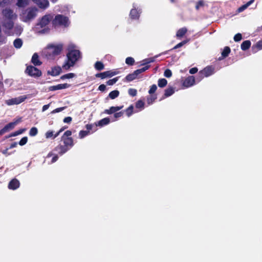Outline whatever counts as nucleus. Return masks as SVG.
Instances as JSON below:
<instances>
[{
  "label": "nucleus",
  "mask_w": 262,
  "mask_h": 262,
  "mask_svg": "<svg viewBox=\"0 0 262 262\" xmlns=\"http://www.w3.org/2000/svg\"><path fill=\"white\" fill-rule=\"evenodd\" d=\"M123 106H112L109 110H105L108 114H111L120 110Z\"/></svg>",
  "instance_id": "nucleus-21"
},
{
  "label": "nucleus",
  "mask_w": 262,
  "mask_h": 262,
  "mask_svg": "<svg viewBox=\"0 0 262 262\" xmlns=\"http://www.w3.org/2000/svg\"><path fill=\"white\" fill-rule=\"evenodd\" d=\"M2 13L5 18L7 19H15L17 16L13 10L8 8L3 10Z\"/></svg>",
  "instance_id": "nucleus-8"
},
{
  "label": "nucleus",
  "mask_w": 262,
  "mask_h": 262,
  "mask_svg": "<svg viewBox=\"0 0 262 262\" xmlns=\"http://www.w3.org/2000/svg\"><path fill=\"white\" fill-rule=\"evenodd\" d=\"M257 47L259 49H262V40L258 41L256 44Z\"/></svg>",
  "instance_id": "nucleus-60"
},
{
  "label": "nucleus",
  "mask_w": 262,
  "mask_h": 262,
  "mask_svg": "<svg viewBox=\"0 0 262 262\" xmlns=\"http://www.w3.org/2000/svg\"><path fill=\"white\" fill-rule=\"evenodd\" d=\"M70 22L67 17L62 15H57L53 20V24L55 26H60L64 27H68Z\"/></svg>",
  "instance_id": "nucleus-5"
},
{
  "label": "nucleus",
  "mask_w": 262,
  "mask_h": 262,
  "mask_svg": "<svg viewBox=\"0 0 262 262\" xmlns=\"http://www.w3.org/2000/svg\"><path fill=\"white\" fill-rule=\"evenodd\" d=\"M65 108H66V107H61L56 108V109L54 110L53 111H52L51 113L55 114V113L60 112L62 111L63 110H64L65 109Z\"/></svg>",
  "instance_id": "nucleus-47"
},
{
  "label": "nucleus",
  "mask_w": 262,
  "mask_h": 262,
  "mask_svg": "<svg viewBox=\"0 0 262 262\" xmlns=\"http://www.w3.org/2000/svg\"><path fill=\"white\" fill-rule=\"evenodd\" d=\"M37 9L36 8H29L20 15V19L26 23H29L37 16Z\"/></svg>",
  "instance_id": "nucleus-3"
},
{
  "label": "nucleus",
  "mask_w": 262,
  "mask_h": 262,
  "mask_svg": "<svg viewBox=\"0 0 262 262\" xmlns=\"http://www.w3.org/2000/svg\"><path fill=\"white\" fill-rule=\"evenodd\" d=\"M58 158V157L57 155L54 156L52 159L51 163H53L56 162Z\"/></svg>",
  "instance_id": "nucleus-63"
},
{
  "label": "nucleus",
  "mask_w": 262,
  "mask_h": 262,
  "mask_svg": "<svg viewBox=\"0 0 262 262\" xmlns=\"http://www.w3.org/2000/svg\"><path fill=\"white\" fill-rule=\"evenodd\" d=\"M149 66H146L141 69H140V71L142 72H145V71H146L148 68H149Z\"/></svg>",
  "instance_id": "nucleus-61"
},
{
  "label": "nucleus",
  "mask_w": 262,
  "mask_h": 262,
  "mask_svg": "<svg viewBox=\"0 0 262 262\" xmlns=\"http://www.w3.org/2000/svg\"><path fill=\"white\" fill-rule=\"evenodd\" d=\"M119 92L118 90H114V91H112L109 94L108 96L111 99H114L117 98L119 96Z\"/></svg>",
  "instance_id": "nucleus-27"
},
{
  "label": "nucleus",
  "mask_w": 262,
  "mask_h": 262,
  "mask_svg": "<svg viewBox=\"0 0 262 262\" xmlns=\"http://www.w3.org/2000/svg\"><path fill=\"white\" fill-rule=\"evenodd\" d=\"M106 89V86L104 84H101L98 88V90L100 91H104Z\"/></svg>",
  "instance_id": "nucleus-58"
},
{
  "label": "nucleus",
  "mask_w": 262,
  "mask_h": 262,
  "mask_svg": "<svg viewBox=\"0 0 262 262\" xmlns=\"http://www.w3.org/2000/svg\"><path fill=\"white\" fill-rule=\"evenodd\" d=\"M187 42H188V40H184V41H183L179 43L176 46H174V47L173 48V49H178V48H179L182 47Z\"/></svg>",
  "instance_id": "nucleus-44"
},
{
  "label": "nucleus",
  "mask_w": 262,
  "mask_h": 262,
  "mask_svg": "<svg viewBox=\"0 0 262 262\" xmlns=\"http://www.w3.org/2000/svg\"><path fill=\"white\" fill-rule=\"evenodd\" d=\"M72 121V118L71 117H67L63 119V122L66 123H69Z\"/></svg>",
  "instance_id": "nucleus-54"
},
{
  "label": "nucleus",
  "mask_w": 262,
  "mask_h": 262,
  "mask_svg": "<svg viewBox=\"0 0 262 262\" xmlns=\"http://www.w3.org/2000/svg\"><path fill=\"white\" fill-rule=\"evenodd\" d=\"M136 77H137L136 75L135 74L134 72H133V73L127 75L126 77V79L127 81H132V80L135 79L136 78Z\"/></svg>",
  "instance_id": "nucleus-33"
},
{
  "label": "nucleus",
  "mask_w": 262,
  "mask_h": 262,
  "mask_svg": "<svg viewBox=\"0 0 262 262\" xmlns=\"http://www.w3.org/2000/svg\"><path fill=\"white\" fill-rule=\"evenodd\" d=\"M75 76L74 74L73 73H69L67 74H66L61 77V78H72L74 77Z\"/></svg>",
  "instance_id": "nucleus-49"
},
{
  "label": "nucleus",
  "mask_w": 262,
  "mask_h": 262,
  "mask_svg": "<svg viewBox=\"0 0 262 262\" xmlns=\"http://www.w3.org/2000/svg\"><path fill=\"white\" fill-rule=\"evenodd\" d=\"M198 70L196 68H193L189 70V73L191 74H193L196 73L198 72Z\"/></svg>",
  "instance_id": "nucleus-56"
},
{
  "label": "nucleus",
  "mask_w": 262,
  "mask_h": 262,
  "mask_svg": "<svg viewBox=\"0 0 262 262\" xmlns=\"http://www.w3.org/2000/svg\"><path fill=\"white\" fill-rule=\"evenodd\" d=\"M123 112H118V113H116L114 114V117L116 118H119L120 117H121L122 115H123Z\"/></svg>",
  "instance_id": "nucleus-55"
},
{
  "label": "nucleus",
  "mask_w": 262,
  "mask_h": 262,
  "mask_svg": "<svg viewBox=\"0 0 262 262\" xmlns=\"http://www.w3.org/2000/svg\"><path fill=\"white\" fill-rule=\"evenodd\" d=\"M41 9H45L49 6V2L48 0H32Z\"/></svg>",
  "instance_id": "nucleus-12"
},
{
  "label": "nucleus",
  "mask_w": 262,
  "mask_h": 262,
  "mask_svg": "<svg viewBox=\"0 0 262 262\" xmlns=\"http://www.w3.org/2000/svg\"><path fill=\"white\" fill-rule=\"evenodd\" d=\"M214 69L212 67H207L204 68L202 71H200L199 74L201 75V78H203L204 76L208 77L214 73Z\"/></svg>",
  "instance_id": "nucleus-10"
},
{
  "label": "nucleus",
  "mask_w": 262,
  "mask_h": 262,
  "mask_svg": "<svg viewBox=\"0 0 262 262\" xmlns=\"http://www.w3.org/2000/svg\"><path fill=\"white\" fill-rule=\"evenodd\" d=\"M62 50V45L59 44L57 45H50L45 50L46 56L49 58H52L55 56L59 54Z\"/></svg>",
  "instance_id": "nucleus-4"
},
{
  "label": "nucleus",
  "mask_w": 262,
  "mask_h": 262,
  "mask_svg": "<svg viewBox=\"0 0 262 262\" xmlns=\"http://www.w3.org/2000/svg\"><path fill=\"white\" fill-rule=\"evenodd\" d=\"M95 68L96 70L100 71L104 69V65L100 61H97L95 64Z\"/></svg>",
  "instance_id": "nucleus-30"
},
{
  "label": "nucleus",
  "mask_w": 262,
  "mask_h": 262,
  "mask_svg": "<svg viewBox=\"0 0 262 262\" xmlns=\"http://www.w3.org/2000/svg\"><path fill=\"white\" fill-rule=\"evenodd\" d=\"M69 84L67 83L59 84L57 85L51 86L49 88V91H53L68 88Z\"/></svg>",
  "instance_id": "nucleus-13"
},
{
  "label": "nucleus",
  "mask_w": 262,
  "mask_h": 262,
  "mask_svg": "<svg viewBox=\"0 0 262 262\" xmlns=\"http://www.w3.org/2000/svg\"><path fill=\"white\" fill-rule=\"evenodd\" d=\"M75 46L70 44L68 46V52L66 58L62 66V69L68 70L73 67L80 58V53L79 50L74 49Z\"/></svg>",
  "instance_id": "nucleus-1"
},
{
  "label": "nucleus",
  "mask_w": 262,
  "mask_h": 262,
  "mask_svg": "<svg viewBox=\"0 0 262 262\" xmlns=\"http://www.w3.org/2000/svg\"><path fill=\"white\" fill-rule=\"evenodd\" d=\"M187 31V29L185 27L182 28L180 29L179 30H178V31L177 32V34H176L177 37L180 38V37H183L186 34Z\"/></svg>",
  "instance_id": "nucleus-20"
},
{
  "label": "nucleus",
  "mask_w": 262,
  "mask_h": 262,
  "mask_svg": "<svg viewBox=\"0 0 262 262\" xmlns=\"http://www.w3.org/2000/svg\"><path fill=\"white\" fill-rule=\"evenodd\" d=\"M164 76L167 78H169L172 76V72L169 69H166L164 73Z\"/></svg>",
  "instance_id": "nucleus-41"
},
{
  "label": "nucleus",
  "mask_w": 262,
  "mask_h": 262,
  "mask_svg": "<svg viewBox=\"0 0 262 262\" xmlns=\"http://www.w3.org/2000/svg\"><path fill=\"white\" fill-rule=\"evenodd\" d=\"M230 52V49L228 47H226L222 53V55L223 57H227Z\"/></svg>",
  "instance_id": "nucleus-34"
},
{
  "label": "nucleus",
  "mask_w": 262,
  "mask_h": 262,
  "mask_svg": "<svg viewBox=\"0 0 262 262\" xmlns=\"http://www.w3.org/2000/svg\"><path fill=\"white\" fill-rule=\"evenodd\" d=\"M72 134V132L70 130H67L64 133L62 137V138L64 137V136H66L67 138H69L68 137L70 136Z\"/></svg>",
  "instance_id": "nucleus-57"
},
{
  "label": "nucleus",
  "mask_w": 262,
  "mask_h": 262,
  "mask_svg": "<svg viewBox=\"0 0 262 262\" xmlns=\"http://www.w3.org/2000/svg\"><path fill=\"white\" fill-rule=\"evenodd\" d=\"M16 33L20 34L23 31V28L20 26H17L15 28Z\"/></svg>",
  "instance_id": "nucleus-48"
},
{
  "label": "nucleus",
  "mask_w": 262,
  "mask_h": 262,
  "mask_svg": "<svg viewBox=\"0 0 262 262\" xmlns=\"http://www.w3.org/2000/svg\"><path fill=\"white\" fill-rule=\"evenodd\" d=\"M25 130V129H21L19 130H17V131L14 132V133L12 134L11 135H9L7 138L16 136L18 135L22 134Z\"/></svg>",
  "instance_id": "nucleus-36"
},
{
  "label": "nucleus",
  "mask_w": 262,
  "mask_h": 262,
  "mask_svg": "<svg viewBox=\"0 0 262 262\" xmlns=\"http://www.w3.org/2000/svg\"><path fill=\"white\" fill-rule=\"evenodd\" d=\"M28 0H17L16 5L19 7H24L28 5Z\"/></svg>",
  "instance_id": "nucleus-26"
},
{
  "label": "nucleus",
  "mask_w": 262,
  "mask_h": 262,
  "mask_svg": "<svg viewBox=\"0 0 262 262\" xmlns=\"http://www.w3.org/2000/svg\"><path fill=\"white\" fill-rule=\"evenodd\" d=\"M247 8H248V7L247 6L246 4H245V5H243L242 6L240 7L238 9V12H241L243 11L244 10H245Z\"/></svg>",
  "instance_id": "nucleus-52"
},
{
  "label": "nucleus",
  "mask_w": 262,
  "mask_h": 262,
  "mask_svg": "<svg viewBox=\"0 0 262 262\" xmlns=\"http://www.w3.org/2000/svg\"><path fill=\"white\" fill-rule=\"evenodd\" d=\"M53 19V15L51 14H46L42 16L38 23L36 25V29L42 28L41 30H38L39 33H45L48 31V25Z\"/></svg>",
  "instance_id": "nucleus-2"
},
{
  "label": "nucleus",
  "mask_w": 262,
  "mask_h": 262,
  "mask_svg": "<svg viewBox=\"0 0 262 262\" xmlns=\"http://www.w3.org/2000/svg\"><path fill=\"white\" fill-rule=\"evenodd\" d=\"M251 42L249 40H246L241 44V49L245 51L249 49L250 47Z\"/></svg>",
  "instance_id": "nucleus-24"
},
{
  "label": "nucleus",
  "mask_w": 262,
  "mask_h": 262,
  "mask_svg": "<svg viewBox=\"0 0 262 262\" xmlns=\"http://www.w3.org/2000/svg\"><path fill=\"white\" fill-rule=\"evenodd\" d=\"M21 121V119L19 118L14 122H11L7 124L3 129L0 130V135H2L12 129L15 126Z\"/></svg>",
  "instance_id": "nucleus-9"
},
{
  "label": "nucleus",
  "mask_w": 262,
  "mask_h": 262,
  "mask_svg": "<svg viewBox=\"0 0 262 262\" xmlns=\"http://www.w3.org/2000/svg\"><path fill=\"white\" fill-rule=\"evenodd\" d=\"M38 133L37 128L35 127H32L29 132V135L30 136H35Z\"/></svg>",
  "instance_id": "nucleus-35"
},
{
  "label": "nucleus",
  "mask_w": 262,
  "mask_h": 262,
  "mask_svg": "<svg viewBox=\"0 0 262 262\" xmlns=\"http://www.w3.org/2000/svg\"><path fill=\"white\" fill-rule=\"evenodd\" d=\"M28 141V138L27 137H23L19 141V144L21 146L24 145Z\"/></svg>",
  "instance_id": "nucleus-42"
},
{
  "label": "nucleus",
  "mask_w": 262,
  "mask_h": 262,
  "mask_svg": "<svg viewBox=\"0 0 262 262\" xmlns=\"http://www.w3.org/2000/svg\"><path fill=\"white\" fill-rule=\"evenodd\" d=\"M134 72L135 73V74L137 76H138V75H139V74H141L142 73V72L140 71V69L135 71Z\"/></svg>",
  "instance_id": "nucleus-64"
},
{
  "label": "nucleus",
  "mask_w": 262,
  "mask_h": 262,
  "mask_svg": "<svg viewBox=\"0 0 262 262\" xmlns=\"http://www.w3.org/2000/svg\"><path fill=\"white\" fill-rule=\"evenodd\" d=\"M49 106H50V104L43 105L42 107V111L45 112V111H46L47 110H48L49 108Z\"/></svg>",
  "instance_id": "nucleus-62"
},
{
  "label": "nucleus",
  "mask_w": 262,
  "mask_h": 262,
  "mask_svg": "<svg viewBox=\"0 0 262 262\" xmlns=\"http://www.w3.org/2000/svg\"><path fill=\"white\" fill-rule=\"evenodd\" d=\"M88 135V132L86 131L81 130L79 133V137L80 138H83L84 137Z\"/></svg>",
  "instance_id": "nucleus-50"
},
{
  "label": "nucleus",
  "mask_w": 262,
  "mask_h": 262,
  "mask_svg": "<svg viewBox=\"0 0 262 262\" xmlns=\"http://www.w3.org/2000/svg\"><path fill=\"white\" fill-rule=\"evenodd\" d=\"M135 62L134 59L131 57H128L126 58L125 62L129 65H133Z\"/></svg>",
  "instance_id": "nucleus-37"
},
{
  "label": "nucleus",
  "mask_w": 262,
  "mask_h": 262,
  "mask_svg": "<svg viewBox=\"0 0 262 262\" xmlns=\"http://www.w3.org/2000/svg\"><path fill=\"white\" fill-rule=\"evenodd\" d=\"M26 72L32 77H39L41 75V71L37 68L32 66H28Z\"/></svg>",
  "instance_id": "nucleus-6"
},
{
  "label": "nucleus",
  "mask_w": 262,
  "mask_h": 262,
  "mask_svg": "<svg viewBox=\"0 0 262 262\" xmlns=\"http://www.w3.org/2000/svg\"><path fill=\"white\" fill-rule=\"evenodd\" d=\"M31 61L35 66H39L41 64V62L39 60L38 55L36 53L33 55Z\"/></svg>",
  "instance_id": "nucleus-19"
},
{
  "label": "nucleus",
  "mask_w": 262,
  "mask_h": 262,
  "mask_svg": "<svg viewBox=\"0 0 262 262\" xmlns=\"http://www.w3.org/2000/svg\"><path fill=\"white\" fill-rule=\"evenodd\" d=\"M144 105V103L141 100L138 101L136 104L137 108H143Z\"/></svg>",
  "instance_id": "nucleus-46"
},
{
  "label": "nucleus",
  "mask_w": 262,
  "mask_h": 262,
  "mask_svg": "<svg viewBox=\"0 0 262 262\" xmlns=\"http://www.w3.org/2000/svg\"><path fill=\"white\" fill-rule=\"evenodd\" d=\"M19 186V181L14 179L11 181L8 185V188L10 189L15 190L18 188Z\"/></svg>",
  "instance_id": "nucleus-16"
},
{
  "label": "nucleus",
  "mask_w": 262,
  "mask_h": 262,
  "mask_svg": "<svg viewBox=\"0 0 262 262\" xmlns=\"http://www.w3.org/2000/svg\"><path fill=\"white\" fill-rule=\"evenodd\" d=\"M174 90L172 88L167 89L165 91V96L166 97H169L174 93Z\"/></svg>",
  "instance_id": "nucleus-31"
},
{
  "label": "nucleus",
  "mask_w": 262,
  "mask_h": 262,
  "mask_svg": "<svg viewBox=\"0 0 262 262\" xmlns=\"http://www.w3.org/2000/svg\"><path fill=\"white\" fill-rule=\"evenodd\" d=\"M134 8L132 9L130 12V17L133 19L138 18L139 16V12L136 9L135 7L134 6Z\"/></svg>",
  "instance_id": "nucleus-22"
},
{
  "label": "nucleus",
  "mask_w": 262,
  "mask_h": 262,
  "mask_svg": "<svg viewBox=\"0 0 262 262\" xmlns=\"http://www.w3.org/2000/svg\"><path fill=\"white\" fill-rule=\"evenodd\" d=\"M118 80V77L114 78L107 81V84L109 85H112L115 84Z\"/></svg>",
  "instance_id": "nucleus-39"
},
{
  "label": "nucleus",
  "mask_w": 262,
  "mask_h": 262,
  "mask_svg": "<svg viewBox=\"0 0 262 262\" xmlns=\"http://www.w3.org/2000/svg\"><path fill=\"white\" fill-rule=\"evenodd\" d=\"M27 98V96H21L17 98L7 100L6 103L8 105L18 104L24 101Z\"/></svg>",
  "instance_id": "nucleus-7"
},
{
  "label": "nucleus",
  "mask_w": 262,
  "mask_h": 262,
  "mask_svg": "<svg viewBox=\"0 0 262 262\" xmlns=\"http://www.w3.org/2000/svg\"><path fill=\"white\" fill-rule=\"evenodd\" d=\"M118 73V72L108 71L97 74H96V76L97 77H100L101 79H104L106 77H111L114 75H117Z\"/></svg>",
  "instance_id": "nucleus-11"
},
{
  "label": "nucleus",
  "mask_w": 262,
  "mask_h": 262,
  "mask_svg": "<svg viewBox=\"0 0 262 262\" xmlns=\"http://www.w3.org/2000/svg\"><path fill=\"white\" fill-rule=\"evenodd\" d=\"M195 78L193 76H191L187 77L184 82L183 85L186 87H189L194 84Z\"/></svg>",
  "instance_id": "nucleus-14"
},
{
  "label": "nucleus",
  "mask_w": 262,
  "mask_h": 262,
  "mask_svg": "<svg viewBox=\"0 0 262 262\" xmlns=\"http://www.w3.org/2000/svg\"><path fill=\"white\" fill-rule=\"evenodd\" d=\"M14 47L16 49H19L23 45V40L20 38H17L13 41Z\"/></svg>",
  "instance_id": "nucleus-23"
},
{
  "label": "nucleus",
  "mask_w": 262,
  "mask_h": 262,
  "mask_svg": "<svg viewBox=\"0 0 262 262\" xmlns=\"http://www.w3.org/2000/svg\"><path fill=\"white\" fill-rule=\"evenodd\" d=\"M110 122V119L108 118H105L101 119L98 122V125L100 126H103L108 124Z\"/></svg>",
  "instance_id": "nucleus-28"
},
{
  "label": "nucleus",
  "mask_w": 262,
  "mask_h": 262,
  "mask_svg": "<svg viewBox=\"0 0 262 262\" xmlns=\"http://www.w3.org/2000/svg\"><path fill=\"white\" fill-rule=\"evenodd\" d=\"M204 5V2L203 1H200L196 4L195 8L196 9H199V8Z\"/></svg>",
  "instance_id": "nucleus-53"
},
{
  "label": "nucleus",
  "mask_w": 262,
  "mask_h": 262,
  "mask_svg": "<svg viewBox=\"0 0 262 262\" xmlns=\"http://www.w3.org/2000/svg\"><path fill=\"white\" fill-rule=\"evenodd\" d=\"M12 19H5L3 23V26L6 29L11 30L14 26V23Z\"/></svg>",
  "instance_id": "nucleus-15"
},
{
  "label": "nucleus",
  "mask_w": 262,
  "mask_h": 262,
  "mask_svg": "<svg viewBox=\"0 0 262 262\" xmlns=\"http://www.w3.org/2000/svg\"><path fill=\"white\" fill-rule=\"evenodd\" d=\"M63 131L62 129H60L57 133L54 135V132L52 130H48L45 134L46 138L48 139L53 137V138L57 137L59 134Z\"/></svg>",
  "instance_id": "nucleus-18"
},
{
  "label": "nucleus",
  "mask_w": 262,
  "mask_h": 262,
  "mask_svg": "<svg viewBox=\"0 0 262 262\" xmlns=\"http://www.w3.org/2000/svg\"><path fill=\"white\" fill-rule=\"evenodd\" d=\"M155 98H152V97L148 98L147 100L148 104H151L152 103V102L155 100Z\"/></svg>",
  "instance_id": "nucleus-59"
},
{
  "label": "nucleus",
  "mask_w": 262,
  "mask_h": 262,
  "mask_svg": "<svg viewBox=\"0 0 262 262\" xmlns=\"http://www.w3.org/2000/svg\"><path fill=\"white\" fill-rule=\"evenodd\" d=\"M242 38V34L240 33L236 34L234 37V40L235 41H239Z\"/></svg>",
  "instance_id": "nucleus-45"
},
{
  "label": "nucleus",
  "mask_w": 262,
  "mask_h": 262,
  "mask_svg": "<svg viewBox=\"0 0 262 262\" xmlns=\"http://www.w3.org/2000/svg\"><path fill=\"white\" fill-rule=\"evenodd\" d=\"M10 3V0H4L1 2L0 5L2 7H4L5 5H8Z\"/></svg>",
  "instance_id": "nucleus-51"
},
{
  "label": "nucleus",
  "mask_w": 262,
  "mask_h": 262,
  "mask_svg": "<svg viewBox=\"0 0 262 262\" xmlns=\"http://www.w3.org/2000/svg\"><path fill=\"white\" fill-rule=\"evenodd\" d=\"M126 113L128 117H129L132 114L133 112V106L130 105L128 108L126 110Z\"/></svg>",
  "instance_id": "nucleus-38"
},
{
  "label": "nucleus",
  "mask_w": 262,
  "mask_h": 262,
  "mask_svg": "<svg viewBox=\"0 0 262 262\" xmlns=\"http://www.w3.org/2000/svg\"><path fill=\"white\" fill-rule=\"evenodd\" d=\"M61 68L60 67H55L52 68L51 71H49L48 72V74L51 75L52 76H57L61 72Z\"/></svg>",
  "instance_id": "nucleus-17"
},
{
  "label": "nucleus",
  "mask_w": 262,
  "mask_h": 262,
  "mask_svg": "<svg viewBox=\"0 0 262 262\" xmlns=\"http://www.w3.org/2000/svg\"><path fill=\"white\" fill-rule=\"evenodd\" d=\"M57 150H59V152L60 155H62L64 153H65L66 151H68V150L69 149L68 148L66 147H64V146H60L59 147H57Z\"/></svg>",
  "instance_id": "nucleus-32"
},
{
  "label": "nucleus",
  "mask_w": 262,
  "mask_h": 262,
  "mask_svg": "<svg viewBox=\"0 0 262 262\" xmlns=\"http://www.w3.org/2000/svg\"><path fill=\"white\" fill-rule=\"evenodd\" d=\"M64 144L66 146H70V147L73 145V140L71 138H66L63 139Z\"/></svg>",
  "instance_id": "nucleus-25"
},
{
  "label": "nucleus",
  "mask_w": 262,
  "mask_h": 262,
  "mask_svg": "<svg viewBox=\"0 0 262 262\" xmlns=\"http://www.w3.org/2000/svg\"><path fill=\"white\" fill-rule=\"evenodd\" d=\"M137 91L134 89H129L128 90V94L132 96H135L137 95Z\"/></svg>",
  "instance_id": "nucleus-40"
},
{
  "label": "nucleus",
  "mask_w": 262,
  "mask_h": 262,
  "mask_svg": "<svg viewBox=\"0 0 262 262\" xmlns=\"http://www.w3.org/2000/svg\"><path fill=\"white\" fill-rule=\"evenodd\" d=\"M167 83V80L164 78L159 79L158 80V86L161 88H163L166 85Z\"/></svg>",
  "instance_id": "nucleus-29"
},
{
  "label": "nucleus",
  "mask_w": 262,
  "mask_h": 262,
  "mask_svg": "<svg viewBox=\"0 0 262 262\" xmlns=\"http://www.w3.org/2000/svg\"><path fill=\"white\" fill-rule=\"evenodd\" d=\"M157 89V85L156 84H153L151 86V87L148 91V93L150 94H153L155 92Z\"/></svg>",
  "instance_id": "nucleus-43"
}]
</instances>
